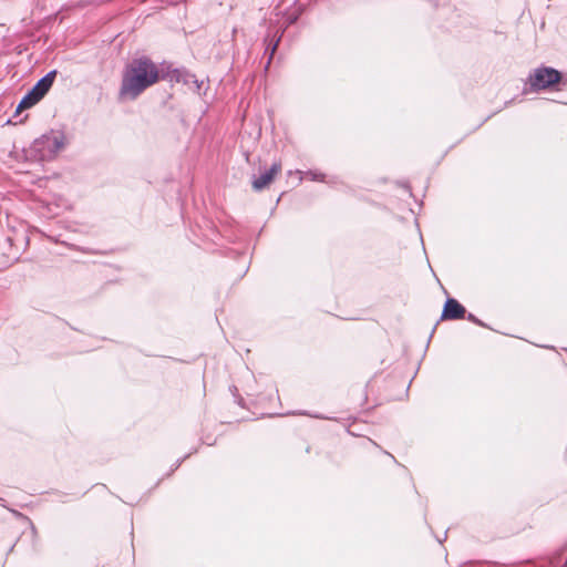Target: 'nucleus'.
I'll return each instance as SVG.
<instances>
[{"label": "nucleus", "instance_id": "nucleus-7", "mask_svg": "<svg viewBox=\"0 0 567 567\" xmlns=\"http://www.w3.org/2000/svg\"><path fill=\"white\" fill-rule=\"evenodd\" d=\"M39 101H40V97H38L37 95H33V92L30 91L27 95L23 96V99L18 104L16 113L18 114L24 110L32 107Z\"/></svg>", "mask_w": 567, "mask_h": 567}, {"label": "nucleus", "instance_id": "nucleus-9", "mask_svg": "<svg viewBox=\"0 0 567 567\" xmlns=\"http://www.w3.org/2000/svg\"><path fill=\"white\" fill-rule=\"evenodd\" d=\"M189 79H193V84L195 86V90L199 91L200 90V85L203 84V82L199 83L196 79H194L193 75H189Z\"/></svg>", "mask_w": 567, "mask_h": 567}, {"label": "nucleus", "instance_id": "nucleus-2", "mask_svg": "<svg viewBox=\"0 0 567 567\" xmlns=\"http://www.w3.org/2000/svg\"><path fill=\"white\" fill-rule=\"evenodd\" d=\"M68 144V138L62 131H50L37 138L32 146V153L41 161L53 159L60 152H62Z\"/></svg>", "mask_w": 567, "mask_h": 567}, {"label": "nucleus", "instance_id": "nucleus-4", "mask_svg": "<svg viewBox=\"0 0 567 567\" xmlns=\"http://www.w3.org/2000/svg\"><path fill=\"white\" fill-rule=\"evenodd\" d=\"M281 171L280 163H274L269 171L262 173L258 178L252 181V188L255 190H261L270 185L275 176Z\"/></svg>", "mask_w": 567, "mask_h": 567}, {"label": "nucleus", "instance_id": "nucleus-12", "mask_svg": "<svg viewBox=\"0 0 567 567\" xmlns=\"http://www.w3.org/2000/svg\"><path fill=\"white\" fill-rule=\"evenodd\" d=\"M565 566L567 567V560H566V565Z\"/></svg>", "mask_w": 567, "mask_h": 567}, {"label": "nucleus", "instance_id": "nucleus-11", "mask_svg": "<svg viewBox=\"0 0 567 567\" xmlns=\"http://www.w3.org/2000/svg\"><path fill=\"white\" fill-rule=\"evenodd\" d=\"M468 319L475 323L482 324L473 315H470Z\"/></svg>", "mask_w": 567, "mask_h": 567}, {"label": "nucleus", "instance_id": "nucleus-5", "mask_svg": "<svg viewBox=\"0 0 567 567\" xmlns=\"http://www.w3.org/2000/svg\"><path fill=\"white\" fill-rule=\"evenodd\" d=\"M465 315V308L455 299H447L442 312V319H461Z\"/></svg>", "mask_w": 567, "mask_h": 567}, {"label": "nucleus", "instance_id": "nucleus-6", "mask_svg": "<svg viewBox=\"0 0 567 567\" xmlns=\"http://www.w3.org/2000/svg\"><path fill=\"white\" fill-rule=\"evenodd\" d=\"M54 78L55 71H51L41 80H39L38 83L31 90L33 92V95H37L41 100L52 86Z\"/></svg>", "mask_w": 567, "mask_h": 567}, {"label": "nucleus", "instance_id": "nucleus-3", "mask_svg": "<svg viewBox=\"0 0 567 567\" xmlns=\"http://www.w3.org/2000/svg\"><path fill=\"white\" fill-rule=\"evenodd\" d=\"M560 73L547 66L535 69L528 78V83L533 91L545 90L560 81Z\"/></svg>", "mask_w": 567, "mask_h": 567}, {"label": "nucleus", "instance_id": "nucleus-8", "mask_svg": "<svg viewBox=\"0 0 567 567\" xmlns=\"http://www.w3.org/2000/svg\"><path fill=\"white\" fill-rule=\"evenodd\" d=\"M307 175L312 179V181H323V175L322 174H319V173H316V172H308Z\"/></svg>", "mask_w": 567, "mask_h": 567}, {"label": "nucleus", "instance_id": "nucleus-10", "mask_svg": "<svg viewBox=\"0 0 567 567\" xmlns=\"http://www.w3.org/2000/svg\"><path fill=\"white\" fill-rule=\"evenodd\" d=\"M278 42H279V39L272 44L271 49H270V58L272 56V54L275 53L276 49H277V45H278Z\"/></svg>", "mask_w": 567, "mask_h": 567}, {"label": "nucleus", "instance_id": "nucleus-1", "mask_svg": "<svg viewBox=\"0 0 567 567\" xmlns=\"http://www.w3.org/2000/svg\"><path fill=\"white\" fill-rule=\"evenodd\" d=\"M158 78V69L148 58L134 59L124 71L120 95L124 100H135Z\"/></svg>", "mask_w": 567, "mask_h": 567}]
</instances>
